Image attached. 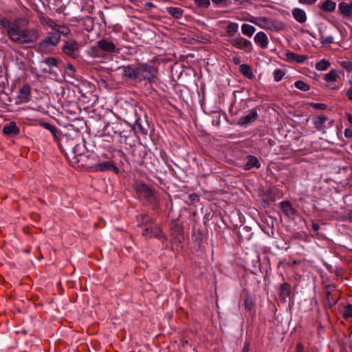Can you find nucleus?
<instances>
[{
    "instance_id": "3",
    "label": "nucleus",
    "mask_w": 352,
    "mask_h": 352,
    "mask_svg": "<svg viewBox=\"0 0 352 352\" xmlns=\"http://www.w3.org/2000/svg\"><path fill=\"white\" fill-rule=\"evenodd\" d=\"M58 33L53 32L48 33L47 36L37 45V50L40 52H46L52 50L60 42Z\"/></svg>"
},
{
    "instance_id": "62",
    "label": "nucleus",
    "mask_w": 352,
    "mask_h": 352,
    "mask_svg": "<svg viewBox=\"0 0 352 352\" xmlns=\"http://www.w3.org/2000/svg\"><path fill=\"white\" fill-rule=\"evenodd\" d=\"M131 1H134L135 0H130Z\"/></svg>"
},
{
    "instance_id": "61",
    "label": "nucleus",
    "mask_w": 352,
    "mask_h": 352,
    "mask_svg": "<svg viewBox=\"0 0 352 352\" xmlns=\"http://www.w3.org/2000/svg\"><path fill=\"white\" fill-rule=\"evenodd\" d=\"M24 251H25V252H27V253H29V252H30V251H29V250H24Z\"/></svg>"
},
{
    "instance_id": "24",
    "label": "nucleus",
    "mask_w": 352,
    "mask_h": 352,
    "mask_svg": "<svg viewBox=\"0 0 352 352\" xmlns=\"http://www.w3.org/2000/svg\"><path fill=\"white\" fill-rule=\"evenodd\" d=\"M261 164L259 163L258 159L252 155H248L247 157V162L245 165V168L246 170H250L252 168L256 167L259 168Z\"/></svg>"
},
{
    "instance_id": "52",
    "label": "nucleus",
    "mask_w": 352,
    "mask_h": 352,
    "mask_svg": "<svg viewBox=\"0 0 352 352\" xmlns=\"http://www.w3.org/2000/svg\"><path fill=\"white\" fill-rule=\"evenodd\" d=\"M232 62L235 64V65H239L241 63V60L239 57L237 56H234L232 58Z\"/></svg>"
},
{
    "instance_id": "8",
    "label": "nucleus",
    "mask_w": 352,
    "mask_h": 352,
    "mask_svg": "<svg viewBox=\"0 0 352 352\" xmlns=\"http://www.w3.org/2000/svg\"><path fill=\"white\" fill-rule=\"evenodd\" d=\"M251 22L256 24L264 29L277 31L280 29V25L266 17H260L256 21L251 20Z\"/></svg>"
},
{
    "instance_id": "37",
    "label": "nucleus",
    "mask_w": 352,
    "mask_h": 352,
    "mask_svg": "<svg viewBox=\"0 0 352 352\" xmlns=\"http://www.w3.org/2000/svg\"><path fill=\"white\" fill-rule=\"evenodd\" d=\"M337 78V73L336 71L332 70L324 76V79L327 82L336 81Z\"/></svg>"
},
{
    "instance_id": "43",
    "label": "nucleus",
    "mask_w": 352,
    "mask_h": 352,
    "mask_svg": "<svg viewBox=\"0 0 352 352\" xmlns=\"http://www.w3.org/2000/svg\"><path fill=\"white\" fill-rule=\"evenodd\" d=\"M45 63L50 67L56 66L57 60L54 57H48L45 60Z\"/></svg>"
},
{
    "instance_id": "47",
    "label": "nucleus",
    "mask_w": 352,
    "mask_h": 352,
    "mask_svg": "<svg viewBox=\"0 0 352 352\" xmlns=\"http://www.w3.org/2000/svg\"><path fill=\"white\" fill-rule=\"evenodd\" d=\"M317 0H298L299 3L303 4L311 5L314 3Z\"/></svg>"
},
{
    "instance_id": "44",
    "label": "nucleus",
    "mask_w": 352,
    "mask_h": 352,
    "mask_svg": "<svg viewBox=\"0 0 352 352\" xmlns=\"http://www.w3.org/2000/svg\"><path fill=\"white\" fill-rule=\"evenodd\" d=\"M312 106L319 109H325L327 108V105L323 103H314Z\"/></svg>"
},
{
    "instance_id": "46",
    "label": "nucleus",
    "mask_w": 352,
    "mask_h": 352,
    "mask_svg": "<svg viewBox=\"0 0 352 352\" xmlns=\"http://www.w3.org/2000/svg\"><path fill=\"white\" fill-rule=\"evenodd\" d=\"M41 125L43 128H45V129H47V130H49V131L52 130V129L54 127V126H53V125H52L51 124H50V123H48V122H41Z\"/></svg>"
},
{
    "instance_id": "31",
    "label": "nucleus",
    "mask_w": 352,
    "mask_h": 352,
    "mask_svg": "<svg viewBox=\"0 0 352 352\" xmlns=\"http://www.w3.org/2000/svg\"><path fill=\"white\" fill-rule=\"evenodd\" d=\"M53 32L58 33V36L60 37V35L67 36L70 33V30L65 25H60L57 24L56 28Z\"/></svg>"
},
{
    "instance_id": "1",
    "label": "nucleus",
    "mask_w": 352,
    "mask_h": 352,
    "mask_svg": "<svg viewBox=\"0 0 352 352\" xmlns=\"http://www.w3.org/2000/svg\"><path fill=\"white\" fill-rule=\"evenodd\" d=\"M138 78L151 83L155 82L157 78V70L153 66L147 64L138 65Z\"/></svg>"
},
{
    "instance_id": "23",
    "label": "nucleus",
    "mask_w": 352,
    "mask_h": 352,
    "mask_svg": "<svg viewBox=\"0 0 352 352\" xmlns=\"http://www.w3.org/2000/svg\"><path fill=\"white\" fill-rule=\"evenodd\" d=\"M339 10L344 17L349 18L352 14V3L342 2L339 4Z\"/></svg>"
},
{
    "instance_id": "34",
    "label": "nucleus",
    "mask_w": 352,
    "mask_h": 352,
    "mask_svg": "<svg viewBox=\"0 0 352 352\" xmlns=\"http://www.w3.org/2000/svg\"><path fill=\"white\" fill-rule=\"evenodd\" d=\"M334 287L333 286H331V285H328L327 286L326 289H325V294L327 296V299L328 300V302L329 304V305H334L336 303V301L334 300H331V292L333 291Z\"/></svg>"
},
{
    "instance_id": "18",
    "label": "nucleus",
    "mask_w": 352,
    "mask_h": 352,
    "mask_svg": "<svg viewBox=\"0 0 352 352\" xmlns=\"http://www.w3.org/2000/svg\"><path fill=\"white\" fill-rule=\"evenodd\" d=\"M137 222L138 226H144L146 228L147 226L153 224L155 222L154 219L148 217L146 214H142L137 216Z\"/></svg>"
},
{
    "instance_id": "30",
    "label": "nucleus",
    "mask_w": 352,
    "mask_h": 352,
    "mask_svg": "<svg viewBox=\"0 0 352 352\" xmlns=\"http://www.w3.org/2000/svg\"><path fill=\"white\" fill-rule=\"evenodd\" d=\"M255 30L256 29L254 28V27L249 24L244 23L241 26L242 33L248 36H252Z\"/></svg>"
},
{
    "instance_id": "7",
    "label": "nucleus",
    "mask_w": 352,
    "mask_h": 352,
    "mask_svg": "<svg viewBox=\"0 0 352 352\" xmlns=\"http://www.w3.org/2000/svg\"><path fill=\"white\" fill-rule=\"evenodd\" d=\"M40 34L36 29L23 28L21 45L35 43Z\"/></svg>"
},
{
    "instance_id": "40",
    "label": "nucleus",
    "mask_w": 352,
    "mask_h": 352,
    "mask_svg": "<svg viewBox=\"0 0 352 352\" xmlns=\"http://www.w3.org/2000/svg\"><path fill=\"white\" fill-rule=\"evenodd\" d=\"M285 75V72L280 69H276L274 72V80L276 82L280 81Z\"/></svg>"
},
{
    "instance_id": "57",
    "label": "nucleus",
    "mask_w": 352,
    "mask_h": 352,
    "mask_svg": "<svg viewBox=\"0 0 352 352\" xmlns=\"http://www.w3.org/2000/svg\"><path fill=\"white\" fill-rule=\"evenodd\" d=\"M212 1L216 3H223V1H225L226 0H212Z\"/></svg>"
},
{
    "instance_id": "50",
    "label": "nucleus",
    "mask_w": 352,
    "mask_h": 352,
    "mask_svg": "<svg viewBox=\"0 0 352 352\" xmlns=\"http://www.w3.org/2000/svg\"><path fill=\"white\" fill-rule=\"evenodd\" d=\"M344 134L346 137H352V130L350 129H346L344 131Z\"/></svg>"
},
{
    "instance_id": "11",
    "label": "nucleus",
    "mask_w": 352,
    "mask_h": 352,
    "mask_svg": "<svg viewBox=\"0 0 352 352\" xmlns=\"http://www.w3.org/2000/svg\"><path fill=\"white\" fill-rule=\"evenodd\" d=\"M78 44L75 40L73 39L65 42L63 46V51L64 53L74 58L76 57V52L78 51Z\"/></svg>"
},
{
    "instance_id": "60",
    "label": "nucleus",
    "mask_w": 352,
    "mask_h": 352,
    "mask_svg": "<svg viewBox=\"0 0 352 352\" xmlns=\"http://www.w3.org/2000/svg\"><path fill=\"white\" fill-rule=\"evenodd\" d=\"M39 200L41 201V203L45 204V201L43 200H42L41 199Z\"/></svg>"
},
{
    "instance_id": "12",
    "label": "nucleus",
    "mask_w": 352,
    "mask_h": 352,
    "mask_svg": "<svg viewBox=\"0 0 352 352\" xmlns=\"http://www.w3.org/2000/svg\"><path fill=\"white\" fill-rule=\"evenodd\" d=\"M122 71V74L131 80L138 78V65H129L119 67Z\"/></svg>"
},
{
    "instance_id": "21",
    "label": "nucleus",
    "mask_w": 352,
    "mask_h": 352,
    "mask_svg": "<svg viewBox=\"0 0 352 352\" xmlns=\"http://www.w3.org/2000/svg\"><path fill=\"white\" fill-rule=\"evenodd\" d=\"M30 87L28 85H23L19 91L18 97L22 102L30 100Z\"/></svg>"
},
{
    "instance_id": "32",
    "label": "nucleus",
    "mask_w": 352,
    "mask_h": 352,
    "mask_svg": "<svg viewBox=\"0 0 352 352\" xmlns=\"http://www.w3.org/2000/svg\"><path fill=\"white\" fill-rule=\"evenodd\" d=\"M340 66L345 69L347 72H351L352 70V62L348 58H341L339 60Z\"/></svg>"
},
{
    "instance_id": "53",
    "label": "nucleus",
    "mask_w": 352,
    "mask_h": 352,
    "mask_svg": "<svg viewBox=\"0 0 352 352\" xmlns=\"http://www.w3.org/2000/svg\"><path fill=\"white\" fill-rule=\"evenodd\" d=\"M346 96L349 100H352V88H349L347 91Z\"/></svg>"
},
{
    "instance_id": "5",
    "label": "nucleus",
    "mask_w": 352,
    "mask_h": 352,
    "mask_svg": "<svg viewBox=\"0 0 352 352\" xmlns=\"http://www.w3.org/2000/svg\"><path fill=\"white\" fill-rule=\"evenodd\" d=\"M142 234L146 238L155 237L163 241L168 239L167 236L162 231L161 227L159 225L155 224V222L144 228Z\"/></svg>"
},
{
    "instance_id": "10",
    "label": "nucleus",
    "mask_w": 352,
    "mask_h": 352,
    "mask_svg": "<svg viewBox=\"0 0 352 352\" xmlns=\"http://www.w3.org/2000/svg\"><path fill=\"white\" fill-rule=\"evenodd\" d=\"M230 43L234 47L240 50H246L248 52L252 50V43L243 37L233 38L230 40Z\"/></svg>"
},
{
    "instance_id": "27",
    "label": "nucleus",
    "mask_w": 352,
    "mask_h": 352,
    "mask_svg": "<svg viewBox=\"0 0 352 352\" xmlns=\"http://www.w3.org/2000/svg\"><path fill=\"white\" fill-rule=\"evenodd\" d=\"M290 294V285L287 283H284L280 286V298L281 300L285 301L287 297H289Z\"/></svg>"
},
{
    "instance_id": "15",
    "label": "nucleus",
    "mask_w": 352,
    "mask_h": 352,
    "mask_svg": "<svg viewBox=\"0 0 352 352\" xmlns=\"http://www.w3.org/2000/svg\"><path fill=\"white\" fill-rule=\"evenodd\" d=\"M280 207L285 214L289 218H292L296 215V211L293 207L292 204L288 201H282L280 203Z\"/></svg>"
},
{
    "instance_id": "42",
    "label": "nucleus",
    "mask_w": 352,
    "mask_h": 352,
    "mask_svg": "<svg viewBox=\"0 0 352 352\" xmlns=\"http://www.w3.org/2000/svg\"><path fill=\"white\" fill-rule=\"evenodd\" d=\"M195 3L200 8H208L210 6V0H195Z\"/></svg>"
},
{
    "instance_id": "38",
    "label": "nucleus",
    "mask_w": 352,
    "mask_h": 352,
    "mask_svg": "<svg viewBox=\"0 0 352 352\" xmlns=\"http://www.w3.org/2000/svg\"><path fill=\"white\" fill-rule=\"evenodd\" d=\"M320 41L322 44H331L334 42V39L331 36L321 35Z\"/></svg>"
},
{
    "instance_id": "58",
    "label": "nucleus",
    "mask_w": 352,
    "mask_h": 352,
    "mask_svg": "<svg viewBox=\"0 0 352 352\" xmlns=\"http://www.w3.org/2000/svg\"><path fill=\"white\" fill-rule=\"evenodd\" d=\"M349 121L352 123V116L350 114H348Z\"/></svg>"
},
{
    "instance_id": "20",
    "label": "nucleus",
    "mask_w": 352,
    "mask_h": 352,
    "mask_svg": "<svg viewBox=\"0 0 352 352\" xmlns=\"http://www.w3.org/2000/svg\"><path fill=\"white\" fill-rule=\"evenodd\" d=\"M285 56L287 60L291 63H302L307 58L306 56L298 55L294 52H287Z\"/></svg>"
},
{
    "instance_id": "45",
    "label": "nucleus",
    "mask_w": 352,
    "mask_h": 352,
    "mask_svg": "<svg viewBox=\"0 0 352 352\" xmlns=\"http://www.w3.org/2000/svg\"><path fill=\"white\" fill-rule=\"evenodd\" d=\"M50 131L51 132V133L52 134V135L54 136V138L55 139L58 138V135H59V131L54 126L52 129V130H50Z\"/></svg>"
},
{
    "instance_id": "54",
    "label": "nucleus",
    "mask_w": 352,
    "mask_h": 352,
    "mask_svg": "<svg viewBox=\"0 0 352 352\" xmlns=\"http://www.w3.org/2000/svg\"><path fill=\"white\" fill-rule=\"evenodd\" d=\"M312 228H313V229H314L315 231H318V230H319V228H320V226H319V225H318V224H317V223H313V225H312Z\"/></svg>"
},
{
    "instance_id": "2",
    "label": "nucleus",
    "mask_w": 352,
    "mask_h": 352,
    "mask_svg": "<svg viewBox=\"0 0 352 352\" xmlns=\"http://www.w3.org/2000/svg\"><path fill=\"white\" fill-rule=\"evenodd\" d=\"M135 189L140 197L143 199L146 204L155 206L157 204V197L152 190L147 186L141 182L135 184Z\"/></svg>"
},
{
    "instance_id": "35",
    "label": "nucleus",
    "mask_w": 352,
    "mask_h": 352,
    "mask_svg": "<svg viewBox=\"0 0 352 352\" xmlns=\"http://www.w3.org/2000/svg\"><path fill=\"white\" fill-rule=\"evenodd\" d=\"M294 85L297 89L304 91H308L310 89L309 85L302 80L296 81Z\"/></svg>"
},
{
    "instance_id": "28",
    "label": "nucleus",
    "mask_w": 352,
    "mask_h": 352,
    "mask_svg": "<svg viewBox=\"0 0 352 352\" xmlns=\"http://www.w3.org/2000/svg\"><path fill=\"white\" fill-rule=\"evenodd\" d=\"M240 72L241 74L249 79L254 78L252 68L248 65L243 64L240 65Z\"/></svg>"
},
{
    "instance_id": "13",
    "label": "nucleus",
    "mask_w": 352,
    "mask_h": 352,
    "mask_svg": "<svg viewBox=\"0 0 352 352\" xmlns=\"http://www.w3.org/2000/svg\"><path fill=\"white\" fill-rule=\"evenodd\" d=\"M98 47L107 53L118 52L116 45L107 39H102L97 43Z\"/></svg>"
},
{
    "instance_id": "9",
    "label": "nucleus",
    "mask_w": 352,
    "mask_h": 352,
    "mask_svg": "<svg viewBox=\"0 0 352 352\" xmlns=\"http://www.w3.org/2000/svg\"><path fill=\"white\" fill-rule=\"evenodd\" d=\"M23 28L13 25L8 28V34L10 38L14 43L21 45Z\"/></svg>"
},
{
    "instance_id": "49",
    "label": "nucleus",
    "mask_w": 352,
    "mask_h": 352,
    "mask_svg": "<svg viewBox=\"0 0 352 352\" xmlns=\"http://www.w3.org/2000/svg\"><path fill=\"white\" fill-rule=\"evenodd\" d=\"M250 344L249 342H245L242 352H249Z\"/></svg>"
},
{
    "instance_id": "36",
    "label": "nucleus",
    "mask_w": 352,
    "mask_h": 352,
    "mask_svg": "<svg viewBox=\"0 0 352 352\" xmlns=\"http://www.w3.org/2000/svg\"><path fill=\"white\" fill-rule=\"evenodd\" d=\"M238 24L230 23L227 28V33L230 36H233L238 30Z\"/></svg>"
},
{
    "instance_id": "59",
    "label": "nucleus",
    "mask_w": 352,
    "mask_h": 352,
    "mask_svg": "<svg viewBox=\"0 0 352 352\" xmlns=\"http://www.w3.org/2000/svg\"><path fill=\"white\" fill-rule=\"evenodd\" d=\"M110 127H111V126L109 124V125L106 126L105 129L107 130Z\"/></svg>"
},
{
    "instance_id": "14",
    "label": "nucleus",
    "mask_w": 352,
    "mask_h": 352,
    "mask_svg": "<svg viewBox=\"0 0 352 352\" xmlns=\"http://www.w3.org/2000/svg\"><path fill=\"white\" fill-rule=\"evenodd\" d=\"M258 118V113L255 109H252L250 113L244 116H241L238 122L240 125H247L255 121Z\"/></svg>"
},
{
    "instance_id": "48",
    "label": "nucleus",
    "mask_w": 352,
    "mask_h": 352,
    "mask_svg": "<svg viewBox=\"0 0 352 352\" xmlns=\"http://www.w3.org/2000/svg\"><path fill=\"white\" fill-rule=\"evenodd\" d=\"M136 126H138V129L140 130V131L144 133V134H146V130L144 129L142 126L139 123V120H138L136 121Z\"/></svg>"
},
{
    "instance_id": "19",
    "label": "nucleus",
    "mask_w": 352,
    "mask_h": 352,
    "mask_svg": "<svg viewBox=\"0 0 352 352\" xmlns=\"http://www.w3.org/2000/svg\"><path fill=\"white\" fill-rule=\"evenodd\" d=\"M254 41L256 43L258 44L261 47L266 48L268 45V39L267 35L263 32H258L254 36Z\"/></svg>"
},
{
    "instance_id": "26",
    "label": "nucleus",
    "mask_w": 352,
    "mask_h": 352,
    "mask_svg": "<svg viewBox=\"0 0 352 352\" xmlns=\"http://www.w3.org/2000/svg\"><path fill=\"white\" fill-rule=\"evenodd\" d=\"M328 120L327 117L324 115H320L314 118V126L319 131L323 129L324 124Z\"/></svg>"
},
{
    "instance_id": "17",
    "label": "nucleus",
    "mask_w": 352,
    "mask_h": 352,
    "mask_svg": "<svg viewBox=\"0 0 352 352\" xmlns=\"http://www.w3.org/2000/svg\"><path fill=\"white\" fill-rule=\"evenodd\" d=\"M95 169L100 171H106L112 170L113 171L118 173V168L111 161H107L102 163L97 164L95 165Z\"/></svg>"
},
{
    "instance_id": "29",
    "label": "nucleus",
    "mask_w": 352,
    "mask_h": 352,
    "mask_svg": "<svg viewBox=\"0 0 352 352\" xmlns=\"http://www.w3.org/2000/svg\"><path fill=\"white\" fill-rule=\"evenodd\" d=\"M336 3L331 0H326L322 5L321 9L324 12H333L336 9Z\"/></svg>"
},
{
    "instance_id": "41",
    "label": "nucleus",
    "mask_w": 352,
    "mask_h": 352,
    "mask_svg": "<svg viewBox=\"0 0 352 352\" xmlns=\"http://www.w3.org/2000/svg\"><path fill=\"white\" fill-rule=\"evenodd\" d=\"M352 316V305L349 304L343 312V317L344 318H349Z\"/></svg>"
},
{
    "instance_id": "6",
    "label": "nucleus",
    "mask_w": 352,
    "mask_h": 352,
    "mask_svg": "<svg viewBox=\"0 0 352 352\" xmlns=\"http://www.w3.org/2000/svg\"><path fill=\"white\" fill-rule=\"evenodd\" d=\"M170 234L174 243L180 245L184 241V232L182 225L177 221H173L170 225Z\"/></svg>"
},
{
    "instance_id": "22",
    "label": "nucleus",
    "mask_w": 352,
    "mask_h": 352,
    "mask_svg": "<svg viewBox=\"0 0 352 352\" xmlns=\"http://www.w3.org/2000/svg\"><path fill=\"white\" fill-rule=\"evenodd\" d=\"M294 18L299 23H302L307 21L305 12L300 8H294L292 11Z\"/></svg>"
},
{
    "instance_id": "56",
    "label": "nucleus",
    "mask_w": 352,
    "mask_h": 352,
    "mask_svg": "<svg viewBox=\"0 0 352 352\" xmlns=\"http://www.w3.org/2000/svg\"><path fill=\"white\" fill-rule=\"evenodd\" d=\"M67 68H68V69H69L71 71H73V72L75 71L74 67L72 65H68Z\"/></svg>"
},
{
    "instance_id": "4",
    "label": "nucleus",
    "mask_w": 352,
    "mask_h": 352,
    "mask_svg": "<svg viewBox=\"0 0 352 352\" xmlns=\"http://www.w3.org/2000/svg\"><path fill=\"white\" fill-rule=\"evenodd\" d=\"M66 154H73L75 156H82L85 154L86 148L83 141L78 139L67 140L65 143Z\"/></svg>"
},
{
    "instance_id": "55",
    "label": "nucleus",
    "mask_w": 352,
    "mask_h": 352,
    "mask_svg": "<svg viewBox=\"0 0 352 352\" xmlns=\"http://www.w3.org/2000/svg\"><path fill=\"white\" fill-rule=\"evenodd\" d=\"M16 333H18V334L22 333L23 335H26L28 333V331L26 329H22V330H20V331H17Z\"/></svg>"
},
{
    "instance_id": "25",
    "label": "nucleus",
    "mask_w": 352,
    "mask_h": 352,
    "mask_svg": "<svg viewBox=\"0 0 352 352\" xmlns=\"http://www.w3.org/2000/svg\"><path fill=\"white\" fill-rule=\"evenodd\" d=\"M166 12L168 14L176 19L182 18L184 14L182 9L176 7H168L166 8Z\"/></svg>"
},
{
    "instance_id": "39",
    "label": "nucleus",
    "mask_w": 352,
    "mask_h": 352,
    "mask_svg": "<svg viewBox=\"0 0 352 352\" xmlns=\"http://www.w3.org/2000/svg\"><path fill=\"white\" fill-rule=\"evenodd\" d=\"M41 22L43 24H45L47 26L52 28L54 30H55L57 25V24L50 19H42Z\"/></svg>"
},
{
    "instance_id": "16",
    "label": "nucleus",
    "mask_w": 352,
    "mask_h": 352,
    "mask_svg": "<svg viewBox=\"0 0 352 352\" xmlns=\"http://www.w3.org/2000/svg\"><path fill=\"white\" fill-rule=\"evenodd\" d=\"M3 132L5 135L14 136L19 133V129L14 122H10L3 126Z\"/></svg>"
},
{
    "instance_id": "33",
    "label": "nucleus",
    "mask_w": 352,
    "mask_h": 352,
    "mask_svg": "<svg viewBox=\"0 0 352 352\" xmlns=\"http://www.w3.org/2000/svg\"><path fill=\"white\" fill-rule=\"evenodd\" d=\"M329 67L330 63L325 59H322L320 61L316 63V69L318 71H324L327 69Z\"/></svg>"
},
{
    "instance_id": "51",
    "label": "nucleus",
    "mask_w": 352,
    "mask_h": 352,
    "mask_svg": "<svg viewBox=\"0 0 352 352\" xmlns=\"http://www.w3.org/2000/svg\"><path fill=\"white\" fill-rule=\"evenodd\" d=\"M245 305L247 309L250 310L252 307V303L246 300L245 302Z\"/></svg>"
}]
</instances>
